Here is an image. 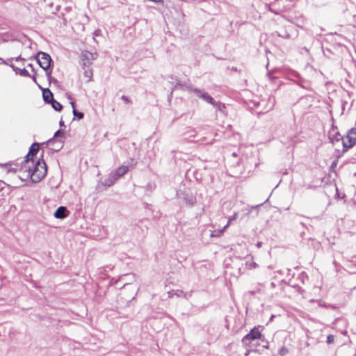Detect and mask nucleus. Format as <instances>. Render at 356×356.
<instances>
[{
	"label": "nucleus",
	"instance_id": "nucleus-1",
	"mask_svg": "<svg viewBox=\"0 0 356 356\" xmlns=\"http://www.w3.org/2000/svg\"><path fill=\"white\" fill-rule=\"evenodd\" d=\"M22 170L25 172V175H20L21 180L31 178L33 182L38 183L45 176L47 165L44 161H38L35 164L33 160L25 159L22 162Z\"/></svg>",
	"mask_w": 356,
	"mask_h": 356
},
{
	"label": "nucleus",
	"instance_id": "nucleus-2",
	"mask_svg": "<svg viewBox=\"0 0 356 356\" xmlns=\"http://www.w3.org/2000/svg\"><path fill=\"white\" fill-rule=\"evenodd\" d=\"M36 60L40 67L45 70L46 75L48 79H49L52 72L51 68L52 60L50 55L47 53L40 51L36 56Z\"/></svg>",
	"mask_w": 356,
	"mask_h": 356
},
{
	"label": "nucleus",
	"instance_id": "nucleus-3",
	"mask_svg": "<svg viewBox=\"0 0 356 356\" xmlns=\"http://www.w3.org/2000/svg\"><path fill=\"white\" fill-rule=\"evenodd\" d=\"M356 144V128L350 129L342 138L343 152L347 151Z\"/></svg>",
	"mask_w": 356,
	"mask_h": 356
},
{
	"label": "nucleus",
	"instance_id": "nucleus-4",
	"mask_svg": "<svg viewBox=\"0 0 356 356\" xmlns=\"http://www.w3.org/2000/svg\"><path fill=\"white\" fill-rule=\"evenodd\" d=\"M186 90H188L191 93H194L197 97L205 101L207 103L211 104H216V101L214 99L209 95L207 92L202 90L199 88H194L191 86H188L186 87Z\"/></svg>",
	"mask_w": 356,
	"mask_h": 356
},
{
	"label": "nucleus",
	"instance_id": "nucleus-5",
	"mask_svg": "<svg viewBox=\"0 0 356 356\" xmlns=\"http://www.w3.org/2000/svg\"><path fill=\"white\" fill-rule=\"evenodd\" d=\"M97 58V54H92L88 51H82L81 59L83 69L89 67L92 64L93 60Z\"/></svg>",
	"mask_w": 356,
	"mask_h": 356
},
{
	"label": "nucleus",
	"instance_id": "nucleus-6",
	"mask_svg": "<svg viewBox=\"0 0 356 356\" xmlns=\"http://www.w3.org/2000/svg\"><path fill=\"white\" fill-rule=\"evenodd\" d=\"M261 337V334L259 330L257 328L254 327L253 329H252L250 330V332L248 334H247L243 338L242 343H243L244 346H248L250 345V343L252 341L260 339Z\"/></svg>",
	"mask_w": 356,
	"mask_h": 356
},
{
	"label": "nucleus",
	"instance_id": "nucleus-7",
	"mask_svg": "<svg viewBox=\"0 0 356 356\" xmlns=\"http://www.w3.org/2000/svg\"><path fill=\"white\" fill-rule=\"evenodd\" d=\"M69 211L65 207L60 206L55 211L54 216L58 219H64L69 215Z\"/></svg>",
	"mask_w": 356,
	"mask_h": 356
},
{
	"label": "nucleus",
	"instance_id": "nucleus-8",
	"mask_svg": "<svg viewBox=\"0 0 356 356\" xmlns=\"http://www.w3.org/2000/svg\"><path fill=\"white\" fill-rule=\"evenodd\" d=\"M292 29L293 27L289 26L286 27L285 29H282L280 31H275L273 34L284 39H289L291 38L290 31Z\"/></svg>",
	"mask_w": 356,
	"mask_h": 356
},
{
	"label": "nucleus",
	"instance_id": "nucleus-9",
	"mask_svg": "<svg viewBox=\"0 0 356 356\" xmlns=\"http://www.w3.org/2000/svg\"><path fill=\"white\" fill-rule=\"evenodd\" d=\"M38 150H39V144L37 143H33L29 148V152L26 156V159L33 160V158L38 153Z\"/></svg>",
	"mask_w": 356,
	"mask_h": 356
},
{
	"label": "nucleus",
	"instance_id": "nucleus-10",
	"mask_svg": "<svg viewBox=\"0 0 356 356\" xmlns=\"http://www.w3.org/2000/svg\"><path fill=\"white\" fill-rule=\"evenodd\" d=\"M44 101L47 103H51L54 101L53 93L49 88L44 89L42 92Z\"/></svg>",
	"mask_w": 356,
	"mask_h": 356
},
{
	"label": "nucleus",
	"instance_id": "nucleus-11",
	"mask_svg": "<svg viewBox=\"0 0 356 356\" xmlns=\"http://www.w3.org/2000/svg\"><path fill=\"white\" fill-rule=\"evenodd\" d=\"M128 170H129L128 166H127V165H122V166L119 167L113 173L115 175V177L119 179L120 177H121L122 176L125 175L127 172Z\"/></svg>",
	"mask_w": 356,
	"mask_h": 356
},
{
	"label": "nucleus",
	"instance_id": "nucleus-12",
	"mask_svg": "<svg viewBox=\"0 0 356 356\" xmlns=\"http://www.w3.org/2000/svg\"><path fill=\"white\" fill-rule=\"evenodd\" d=\"M10 66L13 68V70L15 72L16 74H19L20 76L29 77L30 74L26 69H19L15 67L14 65L10 64Z\"/></svg>",
	"mask_w": 356,
	"mask_h": 356
},
{
	"label": "nucleus",
	"instance_id": "nucleus-13",
	"mask_svg": "<svg viewBox=\"0 0 356 356\" xmlns=\"http://www.w3.org/2000/svg\"><path fill=\"white\" fill-rule=\"evenodd\" d=\"M118 179L115 177V175L111 172L108 177L105 179L104 184L107 186H111L114 184V183L118 180Z\"/></svg>",
	"mask_w": 356,
	"mask_h": 356
},
{
	"label": "nucleus",
	"instance_id": "nucleus-14",
	"mask_svg": "<svg viewBox=\"0 0 356 356\" xmlns=\"http://www.w3.org/2000/svg\"><path fill=\"white\" fill-rule=\"evenodd\" d=\"M184 200L186 204L192 207L193 206L196 202V197L193 195H186L184 197Z\"/></svg>",
	"mask_w": 356,
	"mask_h": 356
},
{
	"label": "nucleus",
	"instance_id": "nucleus-15",
	"mask_svg": "<svg viewBox=\"0 0 356 356\" xmlns=\"http://www.w3.org/2000/svg\"><path fill=\"white\" fill-rule=\"evenodd\" d=\"M8 163H5V164L2 165V166L5 167L7 169V173L17 172H19L20 165L19 164H15L14 167H10V168H8Z\"/></svg>",
	"mask_w": 356,
	"mask_h": 356
},
{
	"label": "nucleus",
	"instance_id": "nucleus-16",
	"mask_svg": "<svg viewBox=\"0 0 356 356\" xmlns=\"http://www.w3.org/2000/svg\"><path fill=\"white\" fill-rule=\"evenodd\" d=\"M83 70H84L85 77L88 79L87 80V82L91 81L92 79V75H93L92 70L90 68V67H85V69H83Z\"/></svg>",
	"mask_w": 356,
	"mask_h": 356
},
{
	"label": "nucleus",
	"instance_id": "nucleus-17",
	"mask_svg": "<svg viewBox=\"0 0 356 356\" xmlns=\"http://www.w3.org/2000/svg\"><path fill=\"white\" fill-rule=\"evenodd\" d=\"M343 137L341 136V134L339 131H336L334 135H331V131H330V139L332 143H334V141H339L342 140V138Z\"/></svg>",
	"mask_w": 356,
	"mask_h": 356
},
{
	"label": "nucleus",
	"instance_id": "nucleus-18",
	"mask_svg": "<svg viewBox=\"0 0 356 356\" xmlns=\"http://www.w3.org/2000/svg\"><path fill=\"white\" fill-rule=\"evenodd\" d=\"M71 105L73 108V115L74 117L77 118L79 120H81L83 118L84 115L82 112L77 111L75 108V102H71Z\"/></svg>",
	"mask_w": 356,
	"mask_h": 356
},
{
	"label": "nucleus",
	"instance_id": "nucleus-19",
	"mask_svg": "<svg viewBox=\"0 0 356 356\" xmlns=\"http://www.w3.org/2000/svg\"><path fill=\"white\" fill-rule=\"evenodd\" d=\"M228 227V224H227L222 229L220 230H217V231H214V232H212L211 233V235L210 236L211 237H220L222 236V234H223V232H225V230Z\"/></svg>",
	"mask_w": 356,
	"mask_h": 356
},
{
	"label": "nucleus",
	"instance_id": "nucleus-20",
	"mask_svg": "<svg viewBox=\"0 0 356 356\" xmlns=\"http://www.w3.org/2000/svg\"><path fill=\"white\" fill-rule=\"evenodd\" d=\"M63 136H64V132L63 131H61V130H58L54 134V138H52L50 140H49L48 143L49 144H51V143H53L55 141V138L63 137Z\"/></svg>",
	"mask_w": 356,
	"mask_h": 356
},
{
	"label": "nucleus",
	"instance_id": "nucleus-21",
	"mask_svg": "<svg viewBox=\"0 0 356 356\" xmlns=\"http://www.w3.org/2000/svg\"><path fill=\"white\" fill-rule=\"evenodd\" d=\"M51 104L52 107L57 111H60L63 108L62 104L56 101L55 99H54V101H52Z\"/></svg>",
	"mask_w": 356,
	"mask_h": 356
},
{
	"label": "nucleus",
	"instance_id": "nucleus-22",
	"mask_svg": "<svg viewBox=\"0 0 356 356\" xmlns=\"http://www.w3.org/2000/svg\"><path fill=\"white\" fill-rule=\"evenodd\" d=\"M215 108H216L220 111H222L224 108H225V104H222L221 102H216V104H212Z\"/></svg>",
	"mask_w": 356,
	"mask_h": 356
},
{
	"label": "nucleus",
	"instance_id": "nucleus-23",
	"mask_svg": "<svg viewBox=\"0 0 356 356\" xmlns=\"http://www.w3.org/2000/svg\"><path fill=\"white\" fill-rule=\"evenodd\" d=\"M175 296H176L177 297L184 296L185 298H188L187 293H184L182 291H179V290L175 291Z\"/></svg>",
	"mask_w": 356,
	"mask_h": 356
},
{
	"label": "nucleus",
	"instance_id": "nucleus-24",
	"mask_svg": "<svg viewBox=\"0 0 356 356\" xmlns=\"http://www.w3.org/2000/svg\"><path fill=\"white\" fill-rule=\"evenodd\" d=\"M288 350L285 347H282L280 349L279 353L281 356H284L286 354H287Z\"/></svg>",
	"mask_w": 356,
	"mask_h": 356
},
{
	"label": "nucleus",
	"instance_id": "nucleus-25",
	"mask_svg": "<svg viewBox=\"0 0 356 356\" xmlns=\"http://www.w3.org/2000/svg\"><path fill=\"white\" fill-rule=\"evenodd\" d=\"M334 341V337L333 335H328L327 337V343L328 344H330V343H332Z\"/></svg>",
	"mask_w": 356,
	"mask_h": 356
},
{
	"label": "nucleus",
	"instance_id": "nucleus-26",
	"mask_svg": "<svg viewBox=\"0 0 356 356\" xmlns=\"http://www.w3.org/2000/svg\"><path fill=\"white\" fill-rule=\"evenodd\" d=\"M237 216H238V213L236 212L234 213L233 216H232L229 218V220H228V222L227 224H228V225H229V223L236 220L237 218Z\"/></svg>",
	"mask_w": 356,
	"mask_h": 356
},
{
	"label": "nucleus",
	"instance_id": "nucleus-27",
	"mask_svg": "<svg viewBox=\"0 0 356 356\" xmlns=\"http://www.w3.org/2000/svg\"><path fill=\"white\" fill-rule=\"evenodd\" d=\"M121 99L127 104H131V101L126 95H122Z\"/></svg>",
	"mask_w": 356,
	"mask_h": 356
},
{
	"label": "nucleus",
	"instance_id": "nucleus-28",
	"mask_svg": "<svg viewBox=\"0 0 356 356\" xmlns=\"http://www.w3.org/2000/svg\"><path fill=\"white\" fill-rule=\"evenodd\" d=\"M259 206H260V204H259V205H256V206H251V207L248 206V208H247V209H246V210L248 211L247 214H249V213H250V211H251V210H252V209H256V208H257Z\"/></svg>",
	"mask_w": 356,
	"mask_h": 356
},
{
	"label": "nucleus",
	"instance_id": "nucleus-29",
	"mask_svg": "<svg viewBox=\"0 0 356 356\" xmlns=\"http://www.w3.org/2000/svg\"><path fill=\"white\" fill-rule=\"evenodd\" d=\"M188 133L189 137H195L196 136V131L194 129H191V131H188Z\"/></svg>",
	"mask_w": 356,
	"mask_h": 356
},
{
	"label": "nucleus",
	"instance_id": "nucleus-30",
	"mask_svg": "<svg viewBox=\"0 0 356 356\" xmlns=\"http://www.w3.org/2000/svg\"><path fill=\"white\" fill-rule=\"evenodd\" d=\"M20 175H22V176H24L25 175V172H24L22 170V164L20 165V169H19V174H18V177H19V179H20Z\"/></svg>",
	"mask_w": 356,
	"mask_h": 356
},
{
	"label": "nucleus",
	"instance_id": "nucleus-31",
	"mask_svg": "<svg viewBox=\"0 0 356 356\" xmlns=\"http://www.w3.org/2000/svg\"><path fill=\"white\" fill-rule=\"evenodd\" d=\"M175 295V291H169L168 292V297L172 298Z\"/></svg>",
	"mask_w": 356,
	"mask_h": 356
},
{
	"label": "nucleus",
	"instance_id": "nucleus-32",
	"mask_svg": "<svg viewBox=\"0 0 356 356\" xmlns=\"http://www.w3.org/2000/svg\"><path fill=\"white\" fill-rule=\"evenodd\" d=\"M10 60H14V58H11ZM15 60L16 61L21 60H24V58H21V56H18V57L15 58Z\"/></svg>",
	"mask_w": 356,
	"mask_h": 356
},
{
	"label": "nucleus",
	"instance_id": "nucleus-33",
	"mask_svg": "<svg viewBox=\"0 0 356 356\" xmlns=\"http://www.w3.org/2000/svg\"><path fill=\"white\" fill-rule=\"evenodd\" d=\"M337 129V127L335 126L334 124H332V127H331V131H335Z\"/></svg>",
	"mask_w": 356,
	"mask_h": 356
},
{
	"label": "nucleus",
	"instance_id": "nucleus-34",
	"mask_svg": "<svg viewBox=\"0 0 356 356\" xmlns=\"http://www.w3.org/2000/svg\"><path fill=\"white\" fill-rule=\"evenodd\" d=\"M59 124H60V127L65 126V125H64V122L63 121V120H62V119L60 120V122H59Z\"/></svg>",
	"mask_w": 356,
	"mask_h": 356
},
{
	"label": "nucleus",
	"instance_id": "nucleus-35",
	"mask_svg": "<svg viewBox=\"0 0 356 356\" xmlns=\"http://www.w3.org/2000/svg\"><path fill=\"white\" fill-rule=\"evenodd\" d=\"M28 67H29L32 68V70H33V65H32L31 63H29V64L28 65Z\"/></svg>",
	"mask_w": 356,
	"mask_h": 356
},
{
	"label": "nucleus",
	"instance_id": "nucleus-36",
	"mask_svg": "<svg viewBox=\"0 0 356 356\" xmlns=\"http://www.w3.org/2000/svg\"><path fill=\"white\" fill-rule=\"evenodd\" d=\"M32 79L34 81V82H36V78L35 75L33 76Z\"/></svg>",
	"mask_w": 356,
	"mask_h": 356
},
{
	"label": "nucleus",
	"instance_id": "nucleus-37",
	"mask_svg": "<svg viewBox=\"0 0 356 356\" xmlns=\"http://www.w3.org/2000/svg\"><path fill=\"white\" fill-rule=\"evenodd\" d=\"M252 265H253V267H254V268H255V267H257V264L256 263H253V264H252Z\"/></svg>",
	"mask_w": 356,
	"mask_h": 356
},
{
	"label": "nucleus",
	"instance_id": "nucleus-38",
	"mask_svg": "<svg viewBox=\"0 0 356 356\" xmlns=\"http://www.w3.org/2000/svg\"><path fill=\"white\" fill-rule=\"evenodd\" d=\"M97 32H98V31H95V33H94V34H95V35H98V33H97Z\"/></svg>",
	"mask_w": 356,
	"mask_h": 356
},
{
	"label": "nucleus",
	"instance_id": "nucleus-39",
	"mask_svg": "<svg viewBox=\"0 0 356 356\" xmlns=\"http://www.w3.org/2000/svg\"><path fill=\"white\" fill-rule=\"evenodd\" d=\"M62 147V145H60L59 147H58V149L57 151L60 150V149Z\"/></svg>",
	"mask_w": 356,
	"mask_h": 356
},
{
	"label": "nucleus",
	"instance_id": "nucleus-40",
	"mask_svg": "<svg viewBox=\"0 0 356 356\" xmlns=\"http://www.w3.org/2000/svg\"><path fill=\"white\" fill-rule=\"evenodd\" d=\"M127 275H124L122 277H120V279H123L124 277H126Z\"/></svg>",
	"mask_w": 356,
	"mask_h": 356
},
{
	"label": "nucleus",
	"instance_id": "nucleus-41",
	"mask_svg": "<svg viewBox=\"0 0 356 356\" xmlns=\"http://www.w3.org/2000/svg\"><path fill=\"white\" fill-rule=\"evenodd\" d=\"M257 245H258V246H260V245H261V243H257Z\"/></svg>",
	"mask_w": 356,
	"mask_h": 356
},
{
	"label": "nucleus",
	"instance_id": "nucleus-42",
	"mask_svg": "<svg viewBox=\"0 0 356 356\" xmlns=\"http://www.w3.org/2000/svg\"><path fill=\"white\" fill-rule=\"evenodd\" d=\"M268 76L270 78V73H268Z\"/></svg>",
	"mask_w": 356,
	"mask_h": 356
}]
</instances>
